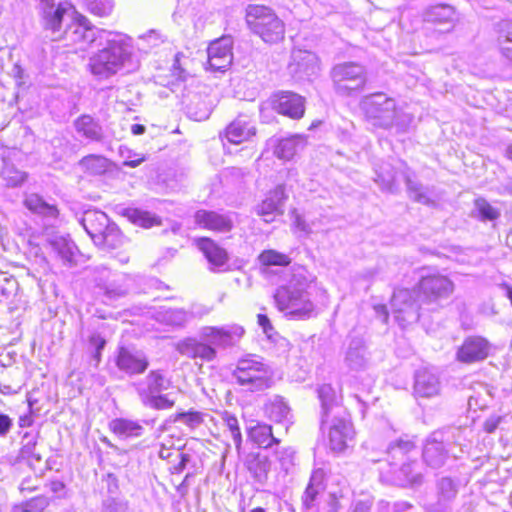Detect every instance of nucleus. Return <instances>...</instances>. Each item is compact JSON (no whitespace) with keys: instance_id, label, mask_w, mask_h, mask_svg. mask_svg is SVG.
<instances>
[{"instance_id":"774afa93","label":"nucleus","mask_w":512,"mask_h":512,"mask_svg":"<svg viewBox=\"0 0 512 512\" xmlns=\"http://www.w3.org/2000/svg\"><path fill=\"white\" fill-rule=\"evenodd\" d=\"M324 477H325V472L323 469H321V468L314 469L307 486L323 490L324 489V486H323Z\"/></svg>"},{"instance_id":"c756f323","label":"nucleus","mask_w":512,"mask_h":512,"mask_svg":"<svg viewBox=\"0 0 512 512\" xmlns=\"http://www.w3.org/2000/svg\"><path fill=\"white\" fill-rule=\"evenodd\" d=\"M74 128L78 135L91 142H102L104 130L98 120L91 115L83 114L74 121Z\"/></svg>"},{"instance_id":"7c9ffc66","label":"nucleus","mask_w":512,"mask_h":512,"mask_svg":"<svg viewBox=\"0 0 512 512\" xmlns=\"http://www.w3.org/2000/svg\"><path fill=\"white\" fill-rule=\"evenodd\" d=\"M392 472L395 475V480L402 486L420 485L423 481L421 465L416 459L403 462L397 467H392Z\"/></svg>"},{"instance_id":"4d7b16f0","label":"nucleus","mask_w":512,"mask_h":512,"mask_svg":"<svg viewBox=\"0 0 512 512\" xmlns=\"http://www.w3.org/2000/svg\"><path fill=\"white\" fill-rule=\"evenodd\" d=\"M129 219H131L134 223H137L143 227L149 228L155 224H158V221L155 217L151 216L150 213L146 211H142L140 209H127L125 213Z\"/></svg>"},{"instance_id":"72a5a7b5","label":"nucleus","mask_w":512,"mask_h":512,"mask_svg":"<svg viewBox=\"0 0 512 512\" xmlns=\"http://www.w3.org/2000/svg\"><path fill=\"white\" fill-rule=\"evenodd\" d=\"M306 145V139L302 135H293L288 138L279 140L277 146L274 149V155L283 160H290L298 152V150L304 148Z\"/></svg>"},{"instance_id":"0e129e2a","label":"nucleus","mask_w":512,"mask_h":512,"mask_svg":"<svg viewBox=\"0 0 512 512\" xmlns=\"http://www.w3.org/2000/svg\"><path fill=\"white\" fill-rule=\"evenodd\" d=\"M294 454L295 452L292 448H283L276 452L277 459L284 470L288 471L293 465Z\"/></svg>"},{"instance_id":"603ef678","label":"nucleus","mask_w":512,"mask_h":512,"mask_svg":"<svg viewBox=\"0 0 512 512\" xmlns=\"http://www.w3.org/2000/svg\"><path fill=\"white\" fill-rule=\"evenodd\" d=\"M222 420H223L225 427L229 431L231 438L234 441L236 449L239 450L241 447V444H242V435H241L238 419L234 415H232L228 412H225L222 416Z\"/></svg>"},{"instance_id":"4468645a","label":"nucleus","mask_w":512,"mask_h":512,"mask_svg":"<svg viewBox=\"0 0 512 512\" xmlns=\"http://www.w3.org/2000/svg\"><path fill=\"white\" fill-rule=\"evenodd\" d=\"M318 398L321 402V426L322 428L332 417L343 416L348 413L346 408L342 405V397L330 385L323 384L318 390Z\"/></svg>"},{"instance_id":"58836bf2","label":"nucleus","mask_w":512,"mask_h":512,"mask_svg":"<svg viewBox=\"0 0 512 512\" xmlns=\"http://www.w3.org/2000/svg\"><path fill=\"white\" fill-rule=\"evenodd\" d=\"M403 175L407 188V193L410 199L424 205L433 204V200L430 198L427 187L423 186L422 183L413 180L408 170L404 171Z\"/></svg>"},{"instance_id":"bf43d9fd","label":"nucleus","mask_w":512,"mask_h":512,"mask_svg":"<svg viewBox=\"0 0 512 512\" xmlns=\"http://www.w3.org/2000/svg\"><path fill=\"white\" fill-rule=\"evenodd\" d=\"M475 209L482 220L492 221L500 216V212L483 198L475 200Z\"/></svg>"},{"instance_id":"c9c22d12","label":"nucleus","mask_w":512,"mask_h":512,"mask_svg":"<svg viewBox=\"0 0 512 512\" xmlns=\"http://www.w3.org/2000/svg\"><path fill=\"white\" fill-rule=\"evenodd\" d=\"M246 464L247 469L257 482L264 483L266 481L270 470V461L268 456L260 453H251L247 457Z\"/></svg>"},{"instance_id":"473e14b6","label":"nucleus","mask_w":512,"mask_h":512,"mask_svg":"<svg viewBox=\"0 0 512 512\" xmlns=\"http://www.w3.org/2000/svg\"><path fill=\"white\" fill-rule=\"evenodd\" d=\"M265 411L267 416L277 423L289 422L292 417L288 403L279 395L269 399L265 405Z\"/></svg>"},{"instance_id":"e2e57ef3","label":"nucleus","mask_w":512,"mask_h":512,"mask_svg":"<svg viewBox=\"0 0 512 512\" xmlns=\"http://www.w3.org/2000/svg\"><path fill=\"white\" fill-rule=\"evenodd\" d=\"M129 503L126 500L109 498L103 503V512H128Z\"/></svg>"},{"instance_id":"5fc2aeb1","label":"nucleus","mask_w":512,"mask_h":512,"mask_svg":"<svg viewBox=\"0 0 512 512\" xmlns=\"http://www.w3.org/2000/svg\"><path fill=\"white\" fill-rule=\"evenodd\" d=\"M344 496L342 492L330 491L320 503L319 512H339L342 508V500Z\"/></svg>"},{"instance_id":"2f4dec72","label":"nucleus","mask_w":512,"mask_h":512,"mask_svg":"<svg viewBox=\"0 0 512 512\" xmlns=\"http://www.w3.org/2000/svg\"><path fill=\"white\" fill-rule=\"evenodd\" d=\"M256 134V128L246 117H238L225 130V136L230 143L240 144Z\"/></svg>"},{"instance_id":"f704fd0d","label":"nucleus","mask_w":512,"mask_h":512,"mask_svg":"<svg viewBox=\"0 0 512 512\" xmlns=\"http://www.w3.org/2000/svg\"><path fill=\"white\" fill-rule=\"evenodd\" d=\"M164 381V376L159 371H150L143 382L138 383L136 386L141 401L144 400V394L147 397H151L166 389Z\"/></svg>"},{"instance_id":"bb28decb","label":"nucleus","mask_w":512,"mask_h":512,"mask_svg":"<svg viewBox=\"0 0 512 512\" xmlns=\"http://www.w3.org/2000/svg\"><path fill=\"white\" fill-rule=\"evenodd\" d=\"M287 195L283 185H278L270 191L261 204L257 206V213L264 217V221L269 223L273 221L274 214H282L283 206Z\"/></svg>"},{"instance_id":"6e6d98bb","label":"nucleus","mask_w":512,"mask_h":512,"mask_svg":"<svg viewBox=\"0 0 512 512\" xmlns=\"http://www.w3.org/2000/svg\"><path fill=\"white\" fill-rule=\"evenodd\" d=\"M86 7L94 15L108 16L114 7L113 0H86Z\"/></svg>"},{"instance_id":"5701e85b","label":"nucleus","mask_w":512,"mask_h":512,"mask_svg":"<svg viewBox=\"0 0 512 512\" xmlns=\"http://www.w3.org/2000/svg\"><path fill=\"white\" fill-rule=\"evenodd\" d=\"M45 28L59 31L62 22L68 11L71 10V4L68 2L55 3V0H40Z\"/></svg>"},{"instance_id":"4c0bfd02","label":"nucleus","mask_w":512,"mask_h":512,"mask_svg":"<svg viewBox=\"0 0 512 512\" xmlns=\"http://www.w3.org/2000/svg\"><path fill=\"white\" fill-rule=\"evenodd\" d=\"M25 207L31 212L44 216V217H56L58 210L55 205L47 203L40 195L31 193L26 195L24 199Z\"/></svg>"},{"instance_id":"338daca9","label":"nucleus","mask_w":512,"mask_h":512,"mask_svg":"<svg viewBox=\"0 0 512 512\" xmlns=\"http://www.w3.org/2000/svg\"><path fill=\"white\" fill-rule=\"evenodd\" d=\"M324 477H325V472L323 469H321V468L314 469L307 486L323 490L324 489V486H323Z\"/></svg>"},{"instance_id":"3c124183","label":"nucleus","mask_w":512,"mask_h":512,"mask_svg":"<svg viewBox=\"0 0 512 512\" xmlns=\"http://www.w3.org/2000/svg\"><path fill=\"white\" fill-rule=\"evenodd\" d=\"M106 345V340L98 333H94L89 337L88 351L91 359L94 362V367H98L101 362L102 350Z\"/></svg>"},{"instance_id":"49530a36","label":"nucleus","mask_w":512,"mask_h":512,"mask_svg":"<svg viewBox=\"0 0 512 512\" xmlns=\"http://www.w3.org/2000/svg\"><path fill=\"white\" fill-rule=\"evenodd\" d=\"M79 165L85 171L90 172L91 174H102L107 169V159L103 156L99 155H88L83 157Z\"/></svg>"},{"instance_id":"69168bd1","label":"nucleus","mask_w":512,"mask_h":512,"mask_svg":"<svg viewBox=\"0 0 512 512\" xmlns=\"http://www.w3.org/2000/svg\"><path fill=\"white\" fill-rule=\"evenodd\" d=\"M211 309L201 305V304H193L189 308V310H186V314L188 316V322H190L193 319H199L202 318L210 313Z\"/></svg>"},{"instance_id":"2eb2a0df","label":"nucleus","mask_w":512,"mask_h":512,"mask_svg":"<svg viewBox=\"0 0 512 512\" xmlns=\"http://www.w3.org/2000/svg\"><path fill=\"white\" fill-rule=\"evenodd\" d=\"M419 289L428 301L433 302L449 297L454 290V284L448 277L434 274L422 277Z\"/></svg>"},{"instance_id":"864d4df0","label":"nucleus","mask_w":512,"mask_h":512,"mask_svg":"<svg viewBox=\"0 0 512 512\" xmlns=\"http://www.w3.org/2000/svg\"><path fill=\"white\" fill-rule=\"evenodd\" d=\"M142 403L150 408L163 410L172 408L175 404V400L170 398L169 394H156L151 397H147L144 394V400Z\"/></svg>"},{"instance_id":"412c9836","label":"nucleus","mask_w":512,"mask_h":512,"mask_svg":"<svg viewBox=\"0 0 512 512\" xmlns=\"http://www.w3.org/2000/svg\"><path fill=\"white\" fill-rule=\"evenodd\" d=\"M318 70V57L313 52L297 50L292 53L289 71L295 77H310L317 74Z\"/></svg>"},{"instance_id":"f257e3e1","label":"nucleus","mask_w":512,"mask_h":512,"mask_svg":"<svg viewBox=\"0 0 512 512\" xmlns=\"http://www.w3.org/2000/svg\"><path fill=\"white\" fill-rule=\"evenodd\" d=\"M100 41L106 46L89 58V71L98 79H108L126 67H132V51L128 39L121 34L101 30Z\"/></svg>"},{"instance_id":"39448f33","label":"nucleus","mask_w":512,"mask_h":512,"mask_svg":"<svg viewBox=\"0 0 512 512\" xmlns=\"http://www.w3.org/2000/svg\"><path fill=\"white\" fill-rule=\"evenodd\" d=\"M81 224L99 247L115 249L123 243V236L117 225L100 210L86 211L81 218Z\"/></svg>"},{"instance_id":"ddd939ff","label":"nucleus","mask_w":512,"mask_h":512,"mask_svg":"<svg viewBox=\"0 0 512 512\" xmlns=\"http://www.w3.org/2000/svg\"><path fill=\"white\" fill-rule=\"evenodd\" d=\"M244 334V329L240 326H205L200 330V337L213 347L218 346L226 348L233 346Z\"/></svg>"},{"instance_id":"f03ea898","label":"nucleus","mask_w":512,"mask_h":512,"mask_svg":"<svg viewBox=\"0 0 512 512\" xmlns=\"http://www.w3.org/2000/svg\"><path fill=\"white\" fill-rule=\"evenodd\" d=\"M311 282L304 268L295 269L288 284L279 287L274 295L278 309L295 319L311 317L315 310L310 298Z\"/></svg>"},{"instance_id":"20e7f679","label":"nucleus","mask_w":512,"mask_h":512,"mask_svg":"<svg viewBox=\"0 0 512 512\" xmlns=\"http://www.w3.org/2000/svg\"><path fill=\"white\" fill-rule=\"evenodd\" d=\"M246 23L249 29L265 43L274 44L284 39L285 24L268 6L248 5Z\"/></svg>"},{"instance_id":"b1692460","label":"nucleus","mask_w":512,"mask_h":512,"mask_svg":"<svg viewBox=\"0 0 512 512\" xmlns=\"http://www.w3.org/2000/svg\"><path fill=\"white\" fill-rule=\"evenodd\" d=\"M422 18L427 23L447 26L445 31H451L457 22L456 10L448 4H437L427 7L422 12Z\"/></svg>"},{"instance_id":"dca6fc26","label":"nucleus","mask_w":512,"mask_h":512,"mask_svg":"<svg viewBox=\"0 0 512 512\" xmlns=\"http://www.w3.org/2000/svg\"><path fill=\"white\" fill-rule=\"evenodd\" d=\"M74 15V13L72 14ZM71 24L63 31L64 38L75 43L91 44L99 38V32L90 26L89 20L83 15L71 16Z\"/></svg>"},{"instance_id":"09e8293b","label":"nucleus","mask_w":512,"mask_h":512,"mask_svg":"<svg viewBox=\"0 0 512 512\" xmlns=\"http://www.w3.org/2000/svg\"><path fill=\"white\" fill-rule=\"evenodd\" d=\"M259 262L265 266H287L291 259L288 255L280 253L276 250H264L258 257Z\"/></svg>"},{"instance_id":"c03bdc74","label":"nucleus","mask_w":512,"mask_h":512,"mask_svg":"<svg viewBox=\"0 0 512 512\" xmlns=\"http://www.w3.org/2000/svg\"><path fill=\"white\" fill-rule=\"evenodd\" d=\"M52 244L64 262L69 264H73L75 262L77 247L71 240L61 237L53 241Z\"/></svg>"},{"instance_id":"f8f14e48","label":"nucleus","mask_w":512,"mask_h":512,"mask_svg":"<svg viewBox=\"0 0 512 512\" xmlns=\"http://www.w3.org/2000/svg\"><path fill=\"white\" fill-rule=\"evenodd\" d=\"M391 306L395 319L401 324L417 321L419 318L418 307L409 289H398L394 291Z\"/></svg>"},{"instance_id":"7ed1b4c3","label":"nucleus","mask_w":512,"mask_h":512,"mask_svg":"<svg viewBox=\"0 0 512 512\" xmlns=\"http://www.w3.org/2000/svg\"><path fill=\"white\" fill-rule=\"evenodd\" d=\"M360 108L366 120L373 126L383 129L395 127L398 132H405L411 124L410 115L397 106L396 100L382 92L373 93L362 98Z\"/></svg>"},{"instance_id":"a878e982","label":"nucleus","mask_w":512,"mask_h":512,"mask_svg":"<svg viewBox=\"0 0 512 512\" xmlns=\"http://www.w3.org/2000/svg\"><path fill=\"white\" fill-rule=\"evenodd\" d=\"M439 377L431 369H419L415 373L414 393L418 397L431 398L440 393Z\"/></svg>"},{"instance_id":"6ab92c4d","label":"nucleus","mask_w":512,"mask_h":512,"mask_svg":"<svg viewBox=\"0 0 512 512\" xmlns=\"http://www.w3.org/2000/svg\"><path fill=\"white\" fill-rule=\"evenodd\" d=\"M194 219L195 223L201 228L218 233L230 232L234 226V220L230 213L198 210L194 215Z\"/></svg>"},{"instance_id":"aec40b11","label":"nucleus","mask_w":512,"mask_h":512,"mask_svg":"<svg viewBox=\"0 0 512 512\" xmlns=\"http://www.w3.org/2000/svg\"><path fill=\"white\" fill-rule=\"evenodd\" d=\"M417 454L415 441L408 436H404L389 444L387 448V461L391 467H397L403 462L416 459Z\"/></svg>"},{"instance_id":"79ce46f5","label":"nucleus","mask_w":512,"mask_h":512,"mask_svg":"<svg viewBox=\"0 0 512 512\" xmlns=\"http://www.w3.org/2000/svg\"><path fill=\"white\" fill-rule=\"evenodd\" d=\"M249 435L255 443L264 448L271 447L274 443H279V440L273 436L272 427L267 424H258L252 427Z\"/></svg>"},{"instance_id":"c85d7f7f","label":"nucleus","mask_w":512,"mask_h":512,"mask_svg":"<svg viewBox=\"0 0 512 512\" xmlns=\"http://www.w3.org/2000/svg\"><path fill=\"white\" fill-rule=\"evenodd\" d=\"M344 362L346 366L355 371L365 369L369 363V357L365 342L362 338L355 337L349 341Z\"/></svg>"},{"instance_id":"8fccbe9b","label":"nucleus","mask_w":512,"mask_h":512,"mask_svg":"<svg viewBox=\"0 0 512 512\" xmlns=\"http://www.w3.org/2000/svg\"><path fill=\"white\" fill-rule=\"evenodd\" d=\"M99 274L101 275L100 280H95L97 285L105 290V293L112 297L123 296L127 293V288L123 286L115 287L111 282H105L104 279L110 276V271L106 268L98 269Z\"/></svg>"},{"instance_id":"6e6552de","label":"nucleus","mask_w":512,"mask_h":512,"mask_svg":"<svg viewBox=\"0 0 512 512\" xmlns=\"http://www.w3.org/2000/svg\"><path fill=\"white\" fill-rule=\"evenodd\" d=\"M326 424H329L328 438L330 449L336 453L345 451L353 442L355 434L349 413L339 417H332Z\"/></svg>"},{"instance_id":"680f3d73","label":"nucleus","mask_w":512,"mask_h":512,"mask_svg":"<svg viewBox=\"0 0 512 512\" xmlns=\"http://www.w3.org/2000/svg\"><path fill=\"white\" fill-rule=\"evenodd\" d=\"M512 42V20H502L497 24V43L498 46Z\"/></svg>"},{"instance_id":"e433bc0d","label":"nucleus","mask_w":512,"mask_h":512,"mask_svg":"<svg viewBox=\"0 0 512 512\" xmlns=\"http://www.w3.org/2000/svg\"><path fill=\"white\" fill-rule=\"evenodd\" d=\"M109 427L114 434L122 438L139 437L144 431L139 422L125 418L112 420Z\"/></svg>"},{"instance_id":"4be33fe9","label":"nucleus","mask_w":512,"mask_h":512,"mask_svg":"<svg viewBox=\"0 0 512 512\" xmlns=\"http://www.w3.org/2000/svg\"><path fill=\"white\" fill-rule=\"evenodd\" d=\"M196 244L207 259L210 270L221 271L224 269L229 260V255L224 248L207 237L197 239Z\"/></svg>"},{"instance_id":"13d9d810","label":"nucleus","mask_w":512,"mask_h":512,"mask_svg":"<svg viewBox=\"0 0 512 512\" xmlns=\"http://www.w3.org/2000/svg\"><path fill=\"white\" fill-rule=\"evenodd\" d=\"M322 490L307 486L302 496V503L308 512H319L318 496Z\"/></svg>"},{"instance_id":"cd10ccee","label":"nucleus","mask_w":512,"mask_h":512,"mask_svg":"<svg viewBox=\"0 0 512 512\" xmlns=\"http://www.w3.org/2000/svg\"><path fill=\"white\" fill-rule=\"evenodd\" d=\"M398 170L402 172L407 171V167L402 162H397V165L389 161H382L375 167L374 181L383 191L395 192L397 190L396 174Z\"/></svg>"},{"instance_id":"37998d69","label":"nucleus","mask_w":512,"mask_h":512,"mask_svg":"<svg viewBox=\"0 0 512 512\" xmlns=\"http://www.w3.org/2000/svg\"><path fill=\"white\" fill-rule=\"evenodd\" d=\"M166 39L160 31L152 29L138 37L137 47L147 53L150 49L160 46Z\"/></svg>"},{"instance_id":"a211bd4d","label":"nucleus","mask_w":512,"mask_h":512,"mask_svg":"<svg viewBox=\"0 0 512 512\" xmlns=\"http://www.w3.org/2000/svg\"><path fill=\"white\" fill-rule=\"evenodd\" d=\"M490 350L489 342L480 336L467 337L457 351V360L470 364L487 358Z\"/></svg>"},{"instance_id":"393cba45","label":"nucleus","mask_w":512,"mask_h":512,"mask_svg":"<svg viewBox=\"0 0 512 512\" xmlns=\"http://www.w3.org/2000/svg\"><path fill=\"white\" fill-rule=\"evenodd\" d=\"M176 350L182 355L202 361H212L216 358V349L206 341L202 342L196 338H185L176 344Z\"/></svg>"},{"instance_id":"f3484780","label":"nucleus","mask_w":512,"mask_h":512,"mask_svg":"<svg viewBox=\"0 0 512 512\" xmlns=\"http://www.w3.org/2000/svg\"><path fill=\"white\" fill-rule=\"evenodd\" d=\"M207 55L210 69L223 71L228 68L233 59L231 38L222 37L213 41L207 49Z\"/></svg>"},{"instance_id":"a18cd8bd","label":"nucleus","mask_w":512,"mask_h":512,"mask_svg":"<svg viewBox=\"0 0 512 512\" xmlns=\"http://www.w3.org/2000/svg\"><path fill=\"white\" fill-rule=\"evenodd\" d=\"M1 175L8 187L22 185L27 179V173L18 170L13 164L5 163Z\"/></svg>"},{"instance_id":"1a4fd4ad","label":"nucleus","mask_w":512,"mask_h":512,"mask_svg":"<svg viewBox=\"0 0 512 512\" xmlns=\"http://www.w3.org/2000/svg\"><path fill=\"white\" fill-rule=\"evenodd\" d=\"M117 368L129 376L144 373L149 361L146 354L134 347H119L115 357Z\"/></svg>"},{"instance_id":"ea45409f","label":"nucleus","mask_w":512,"mask_h":512,"mask_svg":"<svg viewBox=\"0 0 512 512\" xmlns=\"http://www.w3.org/2000/svg\"><path fill=\"white\" fill-rule=\"evenodd\" d=\"M156 320L168 326L183 327L188 323V316L183 308H161L156 312Z\"/></svg>"},{"instance_id":"de8ad7c7","label":"nucleus","mask_w":512,"mask_h":512,"mask_svg":"<svg viewBox=\"0 0 512 512\" xmlns=\"http://www.w3.org/2000/svg\"><path fill=\"white\" fill-rule=\"evenodd\" d=\"M38 434L25 433L22 438L20 456L24 459H35L40 462L42 457L36 452Z\"/></svg>"},{"instance_id":"0eeeda50","label":"nucleus","mask_w":512,"mask_h":512,"mask_svg":"<svg viewBox=\"0 0 512 512\" xmlns=\"http://www.w3.org/2000/svg\"><path fill=\"white\" fill-rule=\"evenodd\" d=\"M237 382L247 390L262 391L272 384V372L263 359L256 355H249L238 361L234 371Z\"/></svg>"},{"instance_id":"a19ab883","label":"nucleus","mask_w":512,"mask_h":512,"mask_svg":"<svg viewBox=\"0 0 512 512\" xmlns=\"http://www.w3.org/2000/svg\"><path fill=\"white\" fill-rule=\"evenodd\" d=\"M457 486L449 477H442L437 482V505L439 510L447 508L448 504L456 497Z\"/></svg>"},{"instance_id":"9b49d317","label":"nucleus","mask_w":512,"mask_h":512,"mask_svg":"<svg viewBox=\"0 0 512 512\" xmlns=\"http://www.w3.org/2000/svg\"><path fill=\"white\" fill-rule=\"evenodd\" d=\"M271 107L277 113L291 119H300L305 112V99L291 91L275 93L270 99Z\"/></svg>"},{"instance_id":"052dcab7","label":"nucleus","mask_w":512,"mask_h":512,"mask_svg":"<svg viewBox=\"0 0 512 512\" xmlns=\"http://www.w3.org/2000/svg\"><path fill=\"white\" fill-rule=\"evenodd\" d=\"M174 421L196 429L203 423V414L197 411L181 412L175 415Z\"/></svg>"},{"instance_id":"9d476101","label":"nucleus","mask_w":512,"mask_h":512,"mask_svg":"<svg viewBox=\"0 0 512 512\" xmlns=\"http://www.w3.org/2000/svg\"><path fill=\"white\" fill-rule=\"evenodd\" d=\"M422 457L424 462L431 468L442 467L449 457V447L443 432H433L425 441Z\"/></svg>"},{"instance_id":"423d86ee","label":"nucleus","mask_w":512,"mask_h":512,"mask_svg":"<svg viewBox=\"0 0 512 512\" xmlns=\"http://www.w3.org/2000/svg\"><path fill=\"white\" fill-rule=\"evenodd\" d=\"M330 77L335 93L343 97L358 95L367 83L366 68L354 61L334 65Z\"/></svg>"}]
</instances>
